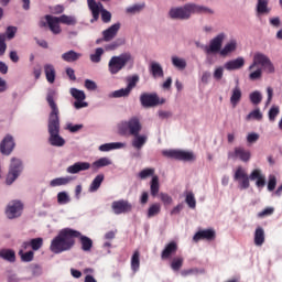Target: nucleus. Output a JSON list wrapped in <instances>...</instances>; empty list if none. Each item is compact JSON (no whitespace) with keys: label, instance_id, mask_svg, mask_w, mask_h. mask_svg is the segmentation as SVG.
Here are the masks:
<instances>
[{"label":"nucleus","instance_id":"nucleus-7","mask_svg":"<svg viewBox=\"0 0 282 282\" xmlns=\"http://www.w3.org/2000/svg\"><path fill=\"white\" fill-rule=\"evenodd\" d=\"M140 180H147V177H152L150 182V193L152 197H158V194L160 193V177L155 175V169L148 167L142 170L139 173Z\"/></svg>","mask_w":282,"mask_h":282},{"label":"nucleus","instance_id":"nucleus-52","mask_svg":"<svg viewBox=\"0 0 282 282\" xmlns=\"http://www.w3.org/2000/svg\"><path fill=\"white\" fill-rule=\"evenodd\" d=\"M19 256L21 257V261H23L24 263H30L34 261V251L23 252V249H21L19 251Z\"/></svg>","mask_w":282,"mask_h":282},{"label":"nucleus","instance_id":"nucleus-42","mask_svg":"<svg viewBox=\"0 0 282 282\" xmlns=\"http://www.w3.org/2000/svg\"><path fill=\"white\" fill-rule=\"evenodd\" d=\"M72 180H73L72 176L53 178L50 182V186H51V188H56V186H67V184H69V182H72Z\"/></svg>","mask_w":282,"mask_h":282},{"label":"nucleus","instance_id":"nucleus-54","mask_svg":"<svg viewBox=\"0 0 282 282\" xmlns=\"http://www.w3.org/2000/svg\"><path fill=\"white\" fill-rule=\"evenodd\" d=\"M88 10H90L91 14L95 15V19L98 17V6L101 8V2H96V0H87Z\"/></svg>","mask_w":282,"mask_h":282},{"label":"nucleus","instance_id":"nucleus-3","mask_svg":"<svg viewBox=\"0 0 282 282\" xmlns=\"http://www.w3.org/2000/svg\"><path fill=\"white\" fill-rule=\"evenodd\" d=\"M117 129L119 135H137L142 131V121H140V117L133 116L119 122Z\"/></svg>","mask_w":282,"mask_h":282},{"label":"nucleus","instance_id":"nucleus-30","mask_svg":"<svg viewBox=\"0 0 282 282\" xmlns=\"http://www.w3.org/2000/svg\"><path fill=\"white\" fill-rule=\"evenodd\" d=\"M83 58V53H78L74 50L67 51L62 54V59L65 63H76V61H80Z\"/></svg>","mask_w":282,"mask_h":282},{"label":"nucleus","instance_id":"nucleus-63","mask_svg":"<svg viewBox=\"0 0 282 282\" xmlns=\"http://www.w3.org/2000/svg\"><path fill=\"white\" fill-rule=\"evenodd\" d=\"M8 44H6V34L0 33V56H4Z\"/></svg>","mask_w":282,"mask_h":282},{"label":"nucleus","instance_id":"nucleus-55","mask_svg":"<svg viewBox=\"0 0 282 282\" xmlns=\"http://www.w3.org/2000/svg\"><path fill=\"white\" fill-rule=\"evenodd\" d=\"M250 102L253 105H261V100H263V96L261 95V91L254 90L249 95Z\"/></svg>","mask_w":282,"mask_h":282},{"label":"nucleus","instance_id":"nucleus-53","mask_svg":"<svg viewBox=\"0 0 282 282\" xmlns=\"http://www.w3.org/2000/svg\"><path fill=\"white\" fill-rule=\"evenodd\" d=\"M279 113H281V108L279 106H272L268 111L269 122H274Z\"/></svg>","mask_w":282,"mask_h":282},{"label":"nucleus","instance_id":"nucleus-46","mask_svg":"<svg viewBox=\"0 0 282 282\" xmlns=\"http://www.w3.org/2000/svg\"><path fill=\"white\" fill-rule=\"evenodd\" d=\"M147 4L144 2L142 3H135L126 9L127 14H138V12H142Z\"/></svg>","mask_w":282,"mask_h":282},{"label":"nucleus","instance_id":"nucleus-15","mask_svg":"<svg viewBox=\"0 0 282 282\" xmlns=\"http://www.w3.org/2000/svg\"><path fill=\"white\" fill-rule=\"evenodd\" d=\"M234 180L238 182L240 191H246L250 188V177L248 176V173H246V170H243V167H237Z\"/></svg>","mask_w":282,"mask_h":282},{"label":"nucleus","instance_id":"nucleus-31","mask_svg":"<svg viewBox=\"0 0 282 282\" xmlns=\"http://www.w3.org/2000/svg\"><path fill=\"white\" fill-rule=\"evenodd\" d=\"M243 96V93L241 91V88L239 86H235L231 90V96H230V105L234 107H237L239 102H241V98Z\"/></svg>","mask_w":282,"mask_h":282},{"label":"nucleus","instance_id":"nucleus-41","mask_svg":"<svg viewBox=\"0 0 282 282\" xmlns=\"http://www.w3.org/2000/svg\"><path fill=\"white\" fill-rule=\"evenodd\" d=\"M112 162L109 160V158L104 156L100 158L99 160L93 162L90 165L93 171H98V169H104V166H111Z\"/></svg>","mask_w":282,"mask_h":282},{"label":"nucleus","instance_id":"nucleus-28","mask_svg":"<svg viewBox=\"0 0 282 282\" xmlns=\"http://www.w3.org/2000/svg\"><path fill=\"white\" fill-rule=\"evenodd\" d=\"M149 72L154 78H164V68L159 62L150 63Z\"/></svg>","mask_w":282,"mask_h":282},{"label":"nucleus","instance_id":"nucleus-5","mask_svg":"<svg viewBox=\"0 0 282 282\" xmlns=\"http://www.w3.org/2000/svg\"><path fill=\"white\" fill-rule=\"evenodd\" d=\"M25 166L23 165V160L19 158H11L9 170L6 177V184L7 186H12L15 180H19L21 177V174L23 173Z\"/></svg>","mask_w":282,"mask_h":282},{"label":"nucleus","instance_id":"nucleus-11","mask_svg":"<svg viewBox=\"0 0 282 282\" xmlns=\"http://www.w3.org/2000/svg\"><path fill=\"white\" fill-rule=\"evenodd\" d=\"M111 210L113 215H129L133 210V204L127 199H118L111 203Z\"/></svg>","mask_w":282,"mask_h":282},{"label":"nucleus","instance_id":"nucleus-8","mask_svg":"<svg viewBox=\"0 0 282 282\" xmlns=\"http://www.w3.org/2000/svg\"><path fill=\"white\" fill-rule=\"evenodd\" d=\"M162 155L170 160H177L178 162H193V160H195V154L193 152L184 150H163Z\"/></svg>","mask_w":282,"mask_h":282},{"label":"nucleus","instance_id":"nucleus-43","mask_svg":"<svg viewBox=\"0 0 282 282\" xmlns=\"http://www.w3.org/2000/svg\"><path fill=\"white\" fill-rule=\"evenodd\" d=\"M161 210H162V205H160V203H154L150 205L147 213L148 219H152V217L160 215Z\"/></svg>","mask_w":282,"mask_h":282},{"label":"nucleus","instance_id":"nucleus-20","mask_svg":"<svg viewBox=\"0 0 282 282\" xmlns=\"http://www.w3.org/2000/svg\"><path fill=\"white\" fill-rule=\"evenodd\" d=\"M90 169L91 163L89 162H76L66 169V173H69L70 175H76L82 171H89Z\"/></svg>","mask_w":282,"mask_h":282},{"label":"nucleus","instance_id":"nucleus-4","mask_svg":"<svg viewBox=\"0 0 282 282\" xmlns=\"http://www.w3.org/2000/svg\"><path fill=\"white\" fill-rule=\"evenodd\" d=\"M128 63H133V55H131V53L126 52L120 55H115L109 59L108 72L116 75L119 72H122Z\"/></svg>","mask_w":282,"mask_h":282},{"label":"nucleus","instance_id":"nucleus-38","mask_svg":"<svg viewBox=\"0 0 282 282\" xmlns=\"http://www.w3.org/2000/svg\"><path fill=\"white\" fill-rule=\"evenodd\" d=\"M263 243H265V230L262 227H258L254 231V245L261 247Z\"/></svg>","mask_w":282,"mask_h":282},{"label":"nucleus","instance_id":"nucleus-58","mask_svg":"<svg viewBox=\"0 0 282 282\" xmlns=\"http://www.w3.org/2000/svg\"><path fill=\"white\" fill-rule=\"evenodd\" d=\"M140 82V76L138 75H133L131 77L127 78V89H129L130 91H132V89L135 87V85H138V83Z\"/></svg>","mask_w":282,"mask_h":282},{"label":"nucleus","instance_id":"nucleus-61","mask_svg":"<svg viewBox=\"0 0 282 282\" xmlns=\"http://www.w3.org/2000/svg\"><path fill=\"white\" fill-rule=\"evenodd\" d=\"M224 69H226L224 66H218L214 69L213 76L215 80H221L224 78Z\"/></svg>","mask_w":282,"mask_h":282},{"label":"nucleus","instance_id":"nucleus-32","mask_svg":"<svg viewBox=\"0 0 282 282\" xmlns=\"http://www.w3.org/2000/svg\"><path fill=\"white\" fill-rule=\"evenodd\" d=\"M44 74L46 76L47 83L51 85H54L56 80V68H54V65L52 64H45L44 65Z\"/></svg>","mask_w":282,"mask_h":282},{"label":"nucleus","instance_id":"nucleus-16","mask_svg":"<svg viewBox=\"0 0 282 282\" xmlns=\"http://www.w3.org/2000/svg\"><path fill=\"white\" fill-rule=\"evenodd\" d=\"M14 147H17V143H14V137L7 134L0 142V153L2 155H11L12 151H14Z\"/></svg>","mask_w":282,"mask_h":282},{"label":"nucleus","instance_id":"nucleus-6","mask_svg":"<svg viewBox=\"0 0 282 282\" xmlns=\"http://www.w3.org/2000/svg\"><path fill=\"white\" fill-rule=\"evenodd\" d=\"M173 21H188L193 17V2L181 7H172L167 13Z\"/></svg>","mask_w":282,"mask_h":282},{"label":"nucleus","instance_id":"nucleus-12","mask_svg":"<svg viewBox=\"0 0 282 282\" xmlns=\"http://www.w3.org/2000/svg\"><path fill=\"white\" fill-rule=\"evenodd\" d=\"M69 94L75 99L73 104L75 109L78 110V109H85L89 107V102L85 101V99L87 98L85 90H80L78 88H70Z\"/></svg>","mask_w":282,"mask_h":282},{"label":"nucleus","instance_id":"nucleus-36","mask_svg":"<svg viewBox=\"0 0 282 282\" xmlns=\"http://www.w3.org/2000/svg\"><path fill=\"white\" fill-rule=\"evenodd\" d=\"M257 17H263V14H270V8H268V0H258L256 6Z\"/></svg>","mask_w":282,"mask_h":282},{"label":"nucleus","instance_id":"nucleus-26","mask_svg":"<svg viewBox=\"0 0 282 282\" xmlns=\"http://www.w3.org/2000/svg\"><path fill=\"white\" fill-rule=\"evenodd\" d=\"M249 180H251V182H254V180H257L256 186L258 188H263V186H265V175L261 174V170H253L249 175Z\"/></svg>","mask_w":282,"mask_h":282},{"label":"nucleus","instance_id":"nucleus-40","mask_svg":"<svg viewBox=\"0 0 282 282\" xmlns=\"http://www.w3.org/2000/svg\"><path fill=\"white\" fill-rule=\"evenodd\" d=\"M130 267L133 274H135V272H140V251L139 250H135L133 252L130 261Z\"/></svg>","mask_w":282,"mask_h":282},{"label":"nucleus","instance_id":"nucleus-23","mask_svg":"<svg viewBox=\"0 0 282 282\" xmlns=\"http://www.w3.org/2000/svg\"><path fill=\"white\" fill-rule=\"evenodd\" d=\"M119 31H120V22L112 24L110 28L102 31L104 41H106V43H109V41H113V39H116Z\"/></svg>","mask_w":282,"mask_h":282},{"label":"nucleus","instance_id":"nucleus-18","mask_svg":"<svg viewBox=\"0 0 282 282\" xmlns=\"http://www.w3.org/2000/svg\"><path fill=\"white\" fill-rule=\"evenodd\" d=\"M243 65H246V58L239 56L235 59L227 61L224 67L227 72H237V69H241Z\"/></svg>","mask_w":282,"mask_h":282},{"label":"nucleus","instance_id":"nucleus-24","mask_svg":"<svg viewBox=\"0 0 282 282\" xmlns=\"http://www.w3.org/2000/svg\"><path fill=\"white\" fill-rule=\"evenodd\" d=\"M268 63H270V57H268V55L263 54V53H256L253 55V62L251 63V65L248 67L249 72H252V69L257 66V65H261V67H263L264 65H267Z\"/></svg>","mask_w":282,"mask_h":282},{"label":"nucleus","instance_id":"nucleus-34","mask_svg":"<svg viewBox=\"0 0 282 282\" xmlns=\"http://www.w3.org/2000/svg\"><path fill=\"white\" fill-rule=\"evenodd\" d=\"M171 63L173 67H175V69H178V72H184V69H186L187 66L186 58L180 57L177 55H173L171 57Z\"/></svg>","mask_w":282,"mask_h":282},{"label":"nucleus","instance_id":"nucleus-17","mask_svg":"<svg viewBox=\"0 0 282 282\" xmlns=\"http://www.w3.org/2000/svg\"><path fill=\"white\" fill-rule=\"evenodd\" d=\"M131 147L132 149H134V151H142V149H144V145L147 144V142H149V135L144 134V133H140L138 132L137 134H132L131 135Z\"/></svg>","mask_w":282,"mask_h":282},{"label":"nucleus","instance_id":"nucleus-62","mask_svg":"<svg viewBox=\"0 0 282 282\" xmlns=\"http://www.w3.org/2000/svg\"><path fill=\"white\" fill-rule=\"evenodd\" d=\"M4 36L8 39V41H12V39L17 36V26H8Z\"/></svg>","mask_w":282,"mask_h":282},{"label":"nucleus","instance_id":"nucleus-22","mask_svg":"<svg viewBox=\"0 0 282 282\" xmlns=\"http://www.w3.org/2000/svg\"><path fill=\"white\" fill-rule=\"evenodd\" d=\"M202 239H206V241H213L215 239V230L214 229L199 230L193 237V241H195V243H197V241H202Z\"/></svg>","mask_w":282,"mask_h":282},{"label":"nucleus","instance_id":"nucleus-49","mask_svg":"<svg viewBox=\"0 0 282 282\" xmlns=\"http://www.w3.org/2000/svg\"><path fill=\"white\" fill-rule=\"evenodd\" d=\"M247 122H250V120H263V113L261 112V109L257 108L252 110L249 115L246 117Z\"/></svg>","mask_w":282,"mask_h":282},{"label":"nucleus","instance_id":"nucleus-45","mask_svg":"<svg viewBox=\"0 0 282 282\" xmlns=\"http://www.w3.org/2000/svg\"><path fill=\"white\" fill-rule=\"evenodd\" d=\"M57 18L59 19V23H63L64 25H76V23H78L74 15L62 14Z\"/></svg>","mask_w":282,"mask_h":282},{"label":"nucleus","instance_id":"nucleus-21","mask_svg":"<svg viewBox=\"0 0 282 282\" xmlns=\"http://www.w3.org/2000/svg\"><path fill=\"white\" fill-rule=\"evenodd\" d=\"M44 19L53 34H61V32H62L61 24H58V23H61V20L58 17H53L51 14H47V15H45Z\"/></svg>","mask_w":282,"mask_h":282},{"label":"nucleus","instance_id":"nucleus-1","mask_svg":"<svg viewBox=\"0 0 282 282\" xmlns=\"http://www.w3.org/2000/svg\"><path fill=\"white\" fill-rule=\"evenodd\" d=\"M56 97V90L48 89L46 95V102L48 107H51V112L48 115V123H47V131H48V143L51 147H65V139L61 137V119L58 118V106L54 98Z\"/></svg>","mask_w":282,"mask_h":282},{"label":"nucleus","instance_id":"nucleus-14","mask_svg":"<svg viewBox=\"0 0 282 282\" xmlns=\"http://www.w3.org/2000/svg\"><path fill=\"white\" fill-rule=\"evenodd\" d=\"M228 160H232L234 162L240 160L241 162H250V158L252 154L250 150H245L241 147H236L234 151H229L227 154Z\"/></svg>","mask_w":282,"mask_h":282},{"label":"nucleus","instance_id":"nucleus-57","mask_svg":"<svg viewBox=\"0 0 282 282\" xmlns=\"http://www.w3.org/2000/svg\"><path fill=\"white\" fill-rule=\"evenodd\" d=\"M185 203L192 209H195L197 206V200L195 199V194L193 192H188L185 197Z\"/></svg>","mask_w":282,"mask_h":282},{"label":"nucleus","instance_id":"nucleus-48","mask_svg":"<svg viewBox=\"0 0 282 282\" xmlns=\"http://www.w3.org/2000/svg\"><path fill=\"white\" fill-rule=\"evenodd\" d=\"M102 54H105V48L97 47L95 53L90 54L91 63H100L102 61Z\"/></svg>","mask_w":282,"mask_h":282},{"label":"nucleus","instance_id":"nucleus-2","mask_svg":"<svg viewBox=\"0 0 282 282\" xmlns=\"http://www.w3.org/2000/svg\"><path fill=\"white\" fill-rule=\"evenodd\" d=\"M76 237H80V231L72 228H64L58 231L57 236L51 241L50 250L54 254L69 252L76 246Z\"/></svg>","mask_w":282,"mask_h":282},{"label":"nucleus","instance_id":"nucleus-10","mask_svg":"<svg viewBox=\"0 0 282 282\" xmlns=\"http://www.w3.org/2000/svg\"><path fill=\"white\" fill-rule=\"evenodd\" d=\"M24 204L21 199H12L6 207V215L8 219H18L23 215Z\"/></svg>","mask_w":282,"mask_h":282},{"label":"nucleus","instance_id":"nucleus-13","mask_svg":"<svg viewBox=\"0 0 282 282\" xmlns=\"http://www.w3.org/2000/svg\"><path fill=\"white\" fill-rule=\"evenodd\" d=\"M224 41H226V33L221 32L217 34L214 39L209 41V46L205 47L206 54H217V52L220 53Z\"/></svg>","mask_w":282,"mask_h":282},{"label":"nucleus","instance_id":"nucleus-64","mask_svg":"<svg viewBox=\"0 0 282 282\" xmlns=\"http://www.w3.org/2000/svg\"><path fill=\"white\" fill-rule=\"evenodd\" d=\"M261 76H263V69L258 68L249 74V79L250 80H259V78H261Z\"/></svg>","mask_w":282,"mask_h":282},{"label":"nucleus","instance_id":"nucleus-39","mask_svg":"<svg viewBox=\"0 0 282 282\" xmlns=\"http://www.w3.org/2000/svg\"><path fill=\"white\" fill-rule=\"evenodd\" d=\"M192 13L193 14H215V11L208 7L192 3Z\"/></svg>","mask_w":282,"mask_h":282},{"label":"nucleus","instance_id":"nucleus-51","mask_svg":"<svg viewBox=\"0 0 282 282\" xmlns=\"http://www.w3.org/2000/svg\"><path fill=\"white\" fill-rule=\"evenodd\" d=\"M183 265H184V258H174L170 264V268L171 270H173V272H180Z\"/></svg>","mask_w":282,"mask_h":282},{"label":"nucleus","instance_id":"nucleus-56","mask_svg":"<svg viewBox=\"0 0 282 282\" xmlns=\"http://www.w3.org/2000/svg\"><path fill=\"white\" fill-rule=\"evenodd\" d=\"M206 271L204 269H187V270H183L181 272V276H193V275H197V274H204Z\"/></svg>","mask_w":282,"mask_h":282},{"label":"nucleus","instance_id":"nucleus-33","mask_svg":"<svg viewBox=\"0 0 282 282\" xmlns=\"http://www.w3.org/2000/svg\"><path fill=\"white\" fill-rule=\"evenodd\" d=\"M232 52H237V40H230L225 46L220 50V56L226 57Z\"/></svg>","mask_w":282,"mask_h":282},{"label":"nucleus","instance_id":"nucleus-50","mask_svg":"<svg viewBox=\"0 0 282 282\" xmlns=\"http://www.w3.org/2000/svg\"><path fill=\"white\" fill-rule=\"evenodd\" d=\"M69 202H72V198L67 192H59L57 194V204H59V206H65L69 204Z\"/></svg>","mask_w":282,"mask_h":282},{"label":"nucleus","instance_id":"nucleus-19","mask_svg":"<svg viewBox=\"0 0 282 282\" xmlns=\"http://www.w3.org/2000/svg\"><path fill=\"white\" fill-rule=\"evenodd\" d=\"M97 8H98L97 18L95 14H93V19L90 20V23H96V21L100 19V14H101L102 23H111V12L105 9V7L102 6V2H101V7L98 6Z\"/></svg>","mask_w":282,"mask_h":282},{"label":"nucleus","instance_id":"nucleus-27","mask_svg":"<svg viewBox=\"0 0 282 282\" xmlns=\"http://www.w3.org/2000/svg\"><path fill=\"white\" fill-rule=\"evenodd\" d=\"M124 147H127V143H122V142H111V143H104L101 145H99V151H101V153H109V151H118L120 149H124Z\"/></svg>","mask_w":282,"mask_h":282},{"label":"nucleus","instance_id":"nucleus-59","mask_svg":"<svg viewBox=\"0 0 282 282\" xmlns=\"http://www.w3.org/2000/svg\"><path fill=\"white\" fill-rule=\"evenodd\" d=\"M85 126L82 123L74 124L72 122L66 123V131H69V133H78L80 129H83Z\"/></svg>","mask_w":282,"mask_h":282},{"label":"nucleus","instance_id":"nucleus-47","mask_svg":"<svg viewBox=\"0 0 282 282\" xmlns=\"http://www.w3.org/2000/svg\"><path fill=\"white\" fill-rule=\"evenodd\" d=\"M131 94V91L126 87L118 90L112 91L109 95V98H127Z\"/></svg>","mask_w":282,"mask_h":282},{"label":"nucleus","instance_id":"nucleus-37","mask_svg":"<svg viewBox=\"0 0 282 282\" xmlns=\"http://www.w3.org/2000/svg\"><path fill=\"white\" fill-rule=\"evenodd\" d=\"M102 182H105V174H98L89 185V193H96L102 185Z\"/></svg>","mask_w":282,"mask_h":282},{"label":"nucleus","instance_id":"nucleus-35","mask_svg":"<svg viewBox=\"0 0 282 282\" xmlns=\"http://www.w3.org/2000/svg\"><path fill=\"white\" fill-rule=\"evenodd\" d=\"M0 259L8 261L9 263H14L17 261V252L12 249H1Z\"/></svg>","mask_w":282,"mask_h":282},{"label":"nucleus","instance_id":"nucleus-29","mask_svg":"<svg viewBox=\"0 0 282 282\" xmlns=\"http://www.w3.org/2000/svg\"><path fill=\"white\" fill-rule=\"evenodd\" d=\"M75 239H79L82 250L84 252H91V248H94V240H91V238L83 236V234L79 231V236H75Z\"/></svg>","mask_w":282,"mask_h":282},{"label":"nucleus","instance_id":"nucleus-25","mask_svg":"<svg viewBox=\"0 0 282 282\" xmlns=\"http://www.w3.org/2000/svg\"><path fill=\"white\" fill-rule=\"evenodd\" d=\"M177 252V242L171 241L167 245H165L164 249L161 252V259L162 261H166L167 259H171L172 254H175Z\"/></svg>","mask_w":282,"mask_h":282},{"label":"nucleus","instance_id":"nucleus-60","mask_svg":"<svg viewBox=\"0 0 282 282\" xmlns=\"http://www.w3.org/2000/svg\"><path fill=\"white\" fill-rule=\"evenodd\" d=\"M31 248L32 250H41L43 248V238H33L31 239Z\"/></svg>","mask_w":282,"mask_h":282},{"label":"nucleus","instance_id":"nucleus-9","mask_svg":"<svg viewBox=\"0 0 282 282\" xmlns=\"http://www.w3.org/2000/svg\"><path fill=\"white\" fill-rule=\"evenodd\" d=\"M140 102L144 109H151L152 107H158V105H164L166 99H160L158 93H143L140 95Z\"/></svg>","mask_w":282,"mask_h":282},{"label":"nucleus","instance_id":"nucleus-44","mask_svg":"<svg viewBox=\"0 0 282 282\" xmlns=\"http://www.w3.org/2000/svg\"><path fill=\"white\" fill-rule=\"evenodd\" d=\"M126 41L123 37H118L117 40L112 41L111 43L107 44L105 46V50L107 52H113V50H118V47H122L124 45Z\"/></svg>","mask_w":282,"mask_h":282}]
</instances>
